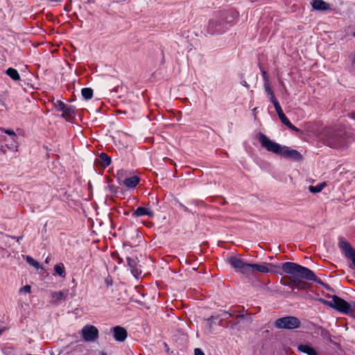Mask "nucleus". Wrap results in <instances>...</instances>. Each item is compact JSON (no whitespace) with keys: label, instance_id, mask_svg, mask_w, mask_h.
<instances>
[{"label":"nucleus","instance_id":"obj_21","mask_svg":"<svg viewBox=\"0 0 355 355\" xmlns=\"http://www.w3.org/2000/svg\"><path fill=\"white\" fill-rule=\"evenodd\" d=\"M6 73L13 80H20V76L18 73V71L14 69V68H8L6 71Z\"/></svg>","mask_w":355,"mask_h":355},{"label":"nucleus","instance_id":"obj_48","mask_svg":"<svg viewBox=\"0 0 355 355\" xmlns=\"http://www.w3.org/2000/svg\"><path fill=\"white\" fill-rule=\"evenodd\" d=\"M45 261H46V263H49V257L46 258Z\"/></svg>","mask_w":355,"mask_h":355},{"label":"nucleus","instance_id":"obj_46","mask_svg":"<svg viewBox=\"0 0 355 355\" xmlns=\"http://www.w3.org/2000/svg\"><path fill=\"white\" fill-rule=\"evenodd\" d=\"M155 200L156 204H158L159 200L156 198H155Z\"/></svg>","mask_w":355,"mask_h":355},{"label":"nucleus","instance_id":"obj_8","mask_svg":"<svg viewBox=\"0 0 355 355\" xmlns=\"http://www.w3.org/2000/svg\"><path fill=\"white\" fill-rule=\"evenodd\" d=\"M332 303L334 304L333 309L340 312L347 314L352 311L351 305L337 295L332 296Z\"/></svg>","mask_w":355,"mask_h":355},{"label":"nucleus","instance_id":"obj_33","mask_svg":"<svg viewBox=\"0 0 355 355\" xmlns=\"http://www.w3.org/2000/svg\"><path fill=\"white\" fill-rule=\"evenodd\" d=\"M322 304H325V305H327L331 308H333L334 306V304L332 303V300L331 301H328V300H324V299H322L320 298L319 300Z\"/></svg>","mask_w":355,"mask_h":355},{"label":"nucleus","instance_id":"obj_26","mask_svg":"<svg viewBox=\"0 0 355 355\" xmlns=\"http://www.w3.org/2000/svg\"><path fill=\"white\" fill-rule=\"evenodd\" d=\"M26 261L32 266H33L36 269L41 268V266L38 261L35 260L33 258H32L31 256H26Z\"/></svg>","mask_w":355,"mask_h":355},{"label":"nucleus","instance_id":"obj_6","mask_svg":"<svg viewBox=\"0 0 355 355\" xmlns=\"http://www.w3.org/2000/svg\"><path fill=\"white\" fill-rule=\"evenodd\" d=\"M230 265L245 276L250 277L254 271L253 264L245 263L242 259L236 257H231L229 259Z\"/></svg>","mask_w":355,"mask_h":355},{"label":"nucleus","instance_id":"obj_2","mask_svg":"<svg viewBox=\"0 0 355 355\" xmlns=\"http://www.w3.org/2000/svg\"><path fill=\"white\" fill-rule=\"evenodd\" d=\"M257 137L261 146L268 152L273 153L283 157L291 159L295 161L302 159V155L297 150L291 149L286 146H282L270 140L266 135L262 132L257 134Z\"/></svg>","mask_w":355,"mask_h":355},{"label":"nucleus","instance_id":"obj_49","mask_svg":"<svg viewBox=\"0 0 355 355\" xmlns=\"http://www.w3.org/2000/svg\"><path fill=\"white\" fill-rule=\"evenodd\" d=\"M354 309H355V302L354 303V305H353Z\"/></svg>","mask_w":355,"mask_h":355},{"label":"nucleus","instance_id":"obj_38","mask_svg":"<svg viewBox=\"0 0 355 355\" xmlns=\"http://www.w3.org/2000/svg\"><path fill=\"white\" fill-rule=\"evenodd\" d=\"M262 75H263V77L264 83H266V80H268L266 71H263L262 72Z\"/></svg>","mask_w":355,"mask_h":355},{"label":"nucleus","instance_id":"obj_1","mask_svg":"<svg viewBox=\"0 0 355 355\" xmlns=\"http://www.w3.org/2000/svg\"><path fill=\"white\" fill-rule=\"evenodd\" d=\"M282 270L286 274L290 275L288 277L289 281V287L298 288L300 290L306 289L309 287V284L303 279L313 281L322 285L324 284L318 279L314 272L304 266H300L294 262H285L282 264Z\"/></svg>","mask_w":355,"mask_h":355},{"label":"nucleus","instance_id":"obj_4","mask_svg":"<svg viewBox=\"0 0 355 355\" xmlns=\"http://www.w3.org/2000/svg\"><path fill=\"white\" fill-rule=\"evenodd\" d=\"M352 137L343 130L330 131L325 139V143L331 148H339L347 145Z\"/></svg>","mask_w":355,"mask_h":355},{"label":"nucleus","instance_id":"obj_44","mask_svg":"<svg viewBox=\"0 0 355 355\" xmlns=\"http://www.w3.org/2000/svg\"><path fill=\"white\" fill-rule=\"evenodd\" d=\"M243 85L246 87H248V83L245 81L243 82Z\"/></svg>","mask_w":355,"mask_h":355},{"label":"nucleus","instance_id":"obj_5","mask_svg":"<svg viewBox=\"0 0 355 355\" xmlns=\"http://www.w3.org/2000/svg\"><path fill=\"white\" fill-rule=\"evenodd\" d=\"M274 325L277 329L293 330L299 328L301 322L298 318L288 315L277 319Z\"/></svg>","mask_w":355,"mask_h":355},{"label":"nucleus","instance_id":"obj_13","mask_svg":"<svg viewBox=\"0 0 355 355\" xmlns=\"http://www.w3.org/2000/svg\"><path fill=\"white\" fill-rule=\"evenodd\" d=\"M252 264H253L254 271L257 270V271L263 272V273L274 272V270L268 268V266H270L271 268H275V266H274L272 263H263V264H257V263H252Z\"/></svg>","mask_w":355,"mask_h":355},{"label":"nucleus","instance_id":"obj_18","mask_svg":"<svg viewBox=\"0 0 355 355\" xmlns=\"http://www.w3.org/2000/svg\"><path fill=\"white\" fill-rule=\"evenodd\" d=\"M123 182L127 187L135 188L139 182V178L137 176H132L125 178Z\"/></svg>","mask_w":355,"mask_h":355},{"label":"nucleus","instance_id":"obj_10","mask_svg":"<svg viewBox=\"0 0 355 355\" xmlns=\"http://www.w3.org/2000/svg\"><path fill=\"white\" fill-rule=\"evenodd\" d=\"M111 331L113 333V337L116 341L123 342L128 336L127 331L122 327L116 326L112 327Z\"/></svg>","mask_w":355,"mask_h":355},{"label":"nucleus","instance_id":"obj_9","mask_svg":"<svg viewBox=\"0 0 355 355\" xmlns=\"http://www.w3.org/2000/svg\"><path fill=\"white\" fill-rule=\"evenodd\" d=\"M338 246L347 259H350L355 257L354 249L351 247L350 244L344 238L340 239Z\"/></svg>","mask_w":355,"mask_h":355},{"label":"nucleus","instance_id":"obj_36","mask_svg":"<svg viewBox=\"0 0 355 355\" xmlns=\"http://www.w3.org/2000/svg\"><path fill=\"white\" fill-rule=\"evenodd\" d=\"M352 260V264L349 266L351 268H355V256L350 259Z\"/></svg>","mask_w":355,"mask_h":355},{"label":"nucleus","instance_id":"obj_31","mask_svg":"<svg viewBox=\"0 0 355 355\" xmlns=\"http://www.w3.org/2000/svg\"><path fill=\"white\" fill-rule=\"evenodd\" d=\"M286 127H288L289 129L291 130H294L295 132H300L301 130L297 128V127H295V125H293L291 121L288 122L286 125H285Z\"/></svg>","mask_w":355,"mask_h":355},{"label":"nucleus","instance_id":"obj_19","mask_svg":"<svg viewBox=\"0 0 355 355\" xmlns=\"http://www.w3.org/2000/svg\"><path fill=\"white\" fill-rule=\"evenodd\" d=\"M111 157L105 153H101L98 155V162L104 168L107 167L111 164Z\"/></svg>","mask_w":355,"mask_h":355},{"label":"nucleus","instance_id":"obj_43","mask_svg":"<svg viewBox=\"0 0 355 355\" xmlns=\"http://www.w3.org/2000/svg\"><path fill=\"white\" fill-rule=\"evenodd\" d=\"M96 0H87V3H94Z\"/></svg>","mask_w":355,"mask_h":355},{"label":"nucleus","instance_id":"obj_30","mask_svg":"<svg viewBox=\"0 0 355 355\" xmlns=\"http://www.w3.org/2000/svg\"><path fill=\"white\" fill-rule=\"evenodd\" d=\"M31 291V287L30 285H26L19 289V293H30Z\"/></svg>","mask_w":355,"mask_h":355},{"label":"nucleus","instance_id":"obj_41","mask_svg":"<svg viewBox=\"0 0 355 355\" xmlns=\"http://www.w3.org/2000/svg\"><path fill=\"white\" fill-rule=\"evenodd\" d=\"M286 278H288V277H286ZM284 279H286V277H285ZM281 283H282L283 285H284V286H289V285H288V284H289V282H286V280H285V279L282 280V281L281 282Z\"/></svg>","mask_w":355,"mask_h":355},{"label":"nucleus","instance_id":"obj_20","mask_svg":"<svg viewBox=\"0 0 355 355\" xmlns=\"http://www.w3.org/2000/svg\"><path fill=\"white\" fill-rule=\"evenodd\" d=\"M76 115V109L71 105H66L65 109L62 112V116L66 119L73 118Z\"/></svg>","mask_w":355,"mask_h":355},{"label":"nucleus","instance_id":"obj_34","mask_svg":"<svg viewBox=\"0 0 355 355\" xmlns=\"http://www.w3.org/2000/svg\"><path fill=\"white\" fill-rule=\"evenodd\" d=\"M105 283L107 286H110L112 285V279L110 277H107L105 280Z\"/></svg>","mask_w":355,"mask_h":355},{"label":"nucleus","instance_id":"obj_15","mask_svg":"<svg viewBox=\"0 0 355 355\" xmlns=\"http://www.w3.org/2000/svg\"><path fill=\"white\" fill-rule=\"evenodd\" d=\"M146 215L152 218L154 216V212L146 207H139L132 213V216H135V217H140V216H146Z\"/></svg>","mask_w":355,"mask_h":355},{"label":"nucleus","instance_id":"obj_16","mask_svg":"<svg viewBox=\"0 0 355 355\" xmlns=\"http://www.w3.org/2000/svg\"><path fill=\"white\" fill-rule=\"evenodd\" d=\"M297 350L307 355H319L314 348L306 344H300L297 346Z\"/></svg>","mask_w":355,"mask_h":355},{"label":"nucleus","instance_id":"obj_39","mask_svg":"<svg viewBox=\"0 0 355 355\" xmlns=\"http://www.w3.org/2000/svg\"><path fill=\"white\" fill-rule=\"evenodd\" d=\"M12 238L13 239H16L17 242H18V243H19V241H20L21 239H22L23 236H18V237H17V236H12Z\"/></svg>","mask_w":355,"mask_h":355},{"label":"nucleus","instance_id":"obj_12","mask_svg":"<svg viewBox=\"0 0 355 355\" xmlns=\"http://www.w3.org/2000/svg\"><path fill=\"white\" fill-rule=\"evenodd\" d=\"M127 263L128 266L130 268L131 272L135 277H137L141 275V270L140 266H138L137 258L127 257Z\"/></svg>","mask_w":355,"mask_h":355},{"label":"nucleus","instance_id":"obj_24","mask_svg":"<svg viewBox=\"0 0 355 355\" xmlns=\"http://www.w3.org/2000/svg\"><path fill=\"white\" fill-rule=\"evenodd\" d=\"M81 94L85 100H89L92 98L93 90L89 87L83 88L81 90Z\"/></svg>","mask_w":355,"mask_h":355},{"label":"nucleus","instance_id":"obj_50","mask_svg":"<svg viewBox=\"0 0 355 355\" xmlns=\"http://www.w3.org/2000/svg\"><path fill=\"white\" fill-rule=\"evenodd\" d=\"M354 36L355 37V32L354 33Z\"/></svg>","mask_w":355,"mask_h":355},{"label":"nucleus","instance_id":"obj_35","mask_svg":"<svg viewBox=\"0 0 355 355\" xmlns=\"http://www.w3.org/2000/svg\"><path fill=\"white\" fill-rule=\"evenodd\" d=\"M194 355H205V354L200 348H196L194 349Z\"/></svg>","mask_w":355,"mask_h":355},{"label":"nucleus","instance_id":"obj_37","mask_svg":"<svg viewBox=\"0 0 355 355\" xmlns=\"http://www.w3.org/2000/svg\"><path fill=\"white\" fill-rule=\"evenodd\" d=\"M6 107V105L5 103L3 102V101L0 98V111H2L3 110V108H5Z\"/></svg>","mask_w":355,"mask_h":355},{"label":"nucleus","instance_id":"obj_17","mask_svg":"<svg viewBox=\"0 0 355 355\" xmlns=\"http://www.w3.org/2000/svg\"><path fill=\"white\" fill-rule=\"evenodd\" d=\"M275 102L272 103L275 108V110L281 120V121L284 124L286 125L288 122H289L290 121L288 119V118L286 116V115L284 114V113L283 112V110L278 102V101H274Z\"/></svg>","mask_w":355,"mask_h":355},{"label":"nucleus","instance_id":"obj_28","mask_svg":"<svg viewBox=\"0 0 355 355\" xmlns=\"http://www.w3.org/2000/svg\"><path fill=\"white\" fill-rule=\"evenodd\" d=\"M54 105L55 108L61 112H63L64 109H65V107L67 105L64 103H63L61 101H57Z\"/></svg>","mask_w":355,"mask_h":355},{"label":"nucleus","instance_id":"obj_3","mask_svg":"<svg viewBox=\"0 0 355 355\" xmlns=\"http://www.w3.org/2000/svg\"><path fill=\"white\" fill-rule=\"evenodd\" d=\"M233 24V17L227 11H222L212 16L207 26V32L210 35L225 33Z\"/></svg>","mask_w":355,"mask_h":355},{"label":"nucleus","instance_id":"obj_25","mask_svg":"<svg viewBox=\"0 0 355 355\" xmlns=\"http://www.w3.org/2000/svg\"><path fill=\"white\" fill-rule=\"evenodd\" d=\"M55 272L60 277H64L66 275L64 265L62 263L56 264L54 266Z\"/></svg>","mask_w":355,"mask_h":355},{"label":"nucleus","instance_id":"obj_11","mask_svg":"<svg viewBox=\"0 0 355 355\" xmlns=\"http://www.w3.org/2000/svg\"><path fill=\"white\" fill-rule=\"evenodd\" d=\"M313 329H314L315 334L320 335L325 340H327L334 345H336V343L332 341L331 335L327 329H326L323 328L322 327L319 326L318 324H313Z\"/></svg>","mask_w":355,"mask_h":355},{"label":"nucleus","instance_id":"obj_27","mask_svg":"<svg viewBox=\"0 0 355 355\" xmlns=\"http://www.w3.org/2000/svg\"><path fill=\"white\" fill-rule=\"evenodd\" d=\"M51 296L53 298L55 299L56 300H60L66 298L67 293L64 292V291L53 292V293H52Z\"/></svg>","mask_w":355,"mask_h":355},{"label":"nucleus","instance_id":"obj_42","mask_svg":"<svg viewBox=\"0 0 355 355\" xmlns=\"http://www.w3.org/2000/svg\"><path fill=\"white\" fill-rule=\"evenodd\" d=\"M223 313L228 314L230 316H232V315H233L232 313H230L229 311H223Z\"/></svg>","mask_w":355,"mask_h":355},{"label":"nucleus","instance_id":"obj_7","mask_svg":"<svg viewBox=\"0 0 355 355\" xmlns=\"http://www.w3.org/2000/svg\"><path fill=\"white\" fill-rule=\"evenodd\" d=\"M81 335L86 342H94L98 338V330L94 325L87 324L83 327Z\"/></svg>","mask_w":355,"mask_h":355},{"label":"nucleus","instance_id":"obj_14","mask_svg":"<svg viewBox=\"0 0 355 355\" xmlns=\"http://www.w3.org/2000/svg\"><path fill=\"white\" fill-rule=\"evenodd\" d=\"M311 6L315 10L326 11L331 10L329 3L324 1L323 0H313L311 1Z\"/></svg>","mask_w":355,"mask_h":355},{"label":"nucleus","instance_id":"obj_47","mask_svg":"<svg viewBox=\"0 0 355 355\" xmlns=\"http://www.w3.org/2000/svg\"><path fill=\"white\" fill-rule=\"evenodd\" d=\"M101 355H107L105 352H102Z\"/></svg>","mask_w":355,"mask_h":355},{"label":"nucleus","instance_id":"obj_23","mask_svg":"<svg viewBox=\"0 0 355 355\" xmlns=\"http://www.w3.org/2000/svg\"><path fill=\"white\" fill-rule=\"evenodd\" d=\"M325 186V182H322L316 186H309V191L312 193H318L322 191V190L324 188Z\"/></svg>","mask_w":355,"mask_h":355},{"label":"nucleus","instance_id":"obj_29","mask_svg":"<svg viewBox=\"0 0 355 355\" xmlns=\"http://www.w3.org/2000/svg\"><path fill=\"white\" fill-rule=\"evenodd\" d=\"M4 132L8 134V135L12 137V139L15 141V139L18 138L17 135L15 134V132L12 130H5Z\"/></svg>","mask_w":355,"mask_h":355},{"label":"nucleus","instance_id":"obj_22","mask_svg":"<svg viewBox=\"0 0 355 355\" xmlns=\"http://www.w3.org/2000/svg\"><path fill=\"white\" fill-rule=\"evenodd\" d=\"M264 87H265V90L267 92V94L270 96L271 102L273 103L275 102L274 101H277L274 95V93H273L270 86L269 80H266V83H264Z\"/></svg>","mask_w":355,"mask_h":355},{"label":"nucleus","instance_id":"obj_45","mask_svg":"<svg viewBox=\"0 0 355 355\" xmlns=\"http://www.w3.org/2000/svg\"><path fill=\"white\" fill-rule=\"evenodd\" d=\"M119 263H122L123 262V259L121 258H119Z\"/></svg>","mask_w":355,"mask_h":355},{"label":"nucleus","instance_id":"obj_32","mask_svg":"<svg viewBox=\"0 0 355 355\" xmlns=\"http://www.w3.org/2000/svg\"><path fill=\"white\" fill-rule=\"evenodd\" d=\"M218 315H211L210 318L207 319V322L210 327H212L214 320L218 319Z\"/></svg>","mask_w":355,"mask_h":355},{"label":"nucleus","instance_id":"obj_40","mask_svg":"<svg viewBox=\"0 0 355 355\" xmlns=\"http://www.w3.org/2000/svg\"><path fill=\"white\" fill-rule=\"evenodd\" d=\"M236 318H241L242 320H245L246 318V315H244V314H240V315H237Z\"/></svg>","mask_w":355,"mask_h":355}]
</instances>
